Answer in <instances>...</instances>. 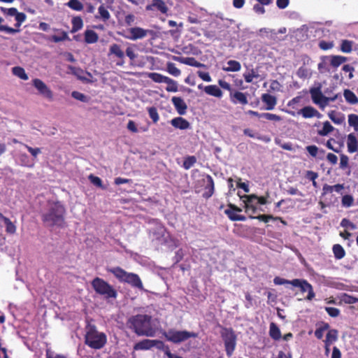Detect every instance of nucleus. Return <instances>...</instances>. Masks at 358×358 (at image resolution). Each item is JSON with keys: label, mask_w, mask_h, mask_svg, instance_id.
<instances>
[{"label": "nucleus", "mask_w": 358, "mask_h": 358, "mask_svg": "<svg viewBox=\"0 0 358 358\" xmlns=\"http://www.w3.org/2000/svg\"><path fill=\"white\" fill-rule=\"evenodd\" d=\"M229 207L231 208L226 209L224 212L228 215V217L230 220H231L233 221H236V219H235V218L237 217V216H238L237 212H241V209H240L233 205H230Z\"/></svg>", "instance_id": "obj_37"}, {"label": "nucleus", "mask_w": 358, "mask_h": 358, "mask_svg": "<svg viewBox=\"0 0 358 358\" xmlns=\"http://www.w3.org/2000/svg\"><path fill=\"white\" fill-rule=\"evenodd\" d=\"M308 152L313 157H315L318 153V148L316 145H308L306 147Z\"/></svg>", "instance_id": "obj_64"}, {"label": "nucleus", "mask_w": 358, "mask_h": 358, "mask_svg": "<svg viewBox=\"0 0 358 358\" xmlns=\"http://www.w3.org/2000/svg\"><path fill=\"white\" fill-rule=\"evenodd\" d=\"M171 125L176 129L185 130L190 128L189 122L182 117H177L171 120Z\"/></svg>", "instance_id": "obj_21"}, {"label": "nucleus", "mask_w": 358, "mask_h": 358, "mask_svg": "<svg viewBox=\"0 0 358 358\" xmlns=\"http://www.w3.org/2000/svg\"><path fill=\"white\" fill-rule=\"evenodd\" d=\"M167 84V87H166V90L167 92H176L178 90V84L176 81L168 77L166 83Z\"/></svg>", "instance_id": "obj_47"}, {"label": "nucleus", "mask_w": 358, "mask_h": 358, "mask_svg": "<svg viewBox=\"0 0 358 358\" xmlns=\"http://www.w3.org/2000/svg\"><path fill=\"white\" fill-rule=\"evenodd\" d=\"M325 310L327 311V313L331 316V317H336L337 316L339 315L340 314V310L339 309L336 308H333V307H326L325 308Z\"/></svg>", "instance_id": "obj_62"}, {"label": "nucleus", "mask_w": 358, "mask_h": 358, "mask_svg": "<svg viewBox=\"0 0 358 358\" xmlns=\"http://www.w3.org/2000/svg\"><path fill=\"white\" fill-rule=\"evenodd\" d=\"M6 16L15 17L16 20L15 27L18 29L21 24L26 20V15L24 13H20L15 8H10L6 14Z\"/></svg>", "instance_id": "obj_15"}, {"label": "nucleus", "mask_w": 358, "mask_h": 358, "mask_svg": "<svg viewBox=\"0 0 358 358\" xmlns=\"http://www.w3.org/2000/svg\"><path fill=\"white\" fill-rule=\"evenodd\" d=\"M221 336L224 343L227 355L231 357L236 345V336L231 329L224 328L221 331Z\"/></svg>", "instance_id": "obj_9"}, {"label": "nucleus", "mask_w": 358, "mask_h": 358, "mask_svg": "<svg viewBox=\"0 0 358 358\" xmlns=\"http://www.w3.org/2000/svg\"><path fill=\"white\" fill-rule=\"evenodd\" d=\"M204 92L210 96L217 97V98H221L222 96V92L215 85H210L208 86H205L204 87Z\"/></svg>", "instance_id": "obj_23"}, {"label": "nucleus", "mask_w": 358, "mask_h": 358, "mask_svg": "<svg viewBox=\"0 0 358 358\" xmlns=\"http://www.w3.org/2000/svg\"><path fill=\"white\" fill-rule=\"evenodd\" d=\"M196 162V158L194 156L188 157L183 162V167L185 169L191 168Z\"/></svg>", "instance_id": "obj_60"}, {"label": "nucleus", "mask_w": 358, "mask_h": 358, "mask_svg": "<svg viewBox=\"0 0 358 358\" xmlns=\"http://www.w3.org/2000/svg\"><path fill=\"white\" fill-rule=\"evenodd\" d=\"M260 115L262 117H264V118H265L268 120H271V121L279 122L282 120V118L280 116L275 115V114H273V113H261Z\"/></svg>", "instance_id": "obj_52"}, {"label": "nucleus", "mask_w": 358, "mask_h": 358, "mask_svg": "<svg viewBox=\"0 0 358 358\" xmlns=\"http://www.w3.org/2000/svg\"><path fill=\"white\" fill-rule=\"evenodd\" d=\"M341 225L343 227H346V228L350 229L352 230L356 229V225L345 218L342 220V221L341 222Z\"/></svg>", "instance_id": "obj_63"}, {"label": "nucleus", "mask_w": 358, "mask_h": 358, "mask_svg": "<svg viewBox=\"0 0 358 358\" xmlns=\"http://www.w3.org/2000/svg\"><path fill=\"white\" fill-rule=\"evenodd\" d=\"M145 10L148 11L159 10L162 14H166L169 8L166 5L165 2L162 0H152L151 3L148 4L145 6Z\"/></svg>", "instance_id": "obj_14"}, {"label": "nucleus", "mask_w": 358, "mask_h": 358, "mask_svg": "<svg viewBox=\"0 0 358 358\" xmlns=\"http://www.w3.org/2000/svg\"><path fill=\"white\" fill-rule=\"evenodd\" d=\"M327 60L331 66L337 68L346 61V57L339 55L330 56L327 57Z\"/></svg>", "instance_id": "obj_26"}, {"label": "nucleus", "mask_w": 358, "mask_h": 358, "mask_svg": "<svg viewBox=\"0 0 358 358\" xmlns=\"http://www.w3.org/2000/svg\"><path fill=\"white\" fill-rule=\"evenodd\" d=\"M148 78L157 83H165L168 77L158 73H150Z\"/></svg>", "instance_id": "obj_36"}, {"label": "nucleus", "mask_w": 358, "mask_h": 358, "mask_svg": "<svg viewBox=\"0 0 358 358\" xmlns=\"http://www.w3.org/2000/svg\"><path fill=\"white\" fill-rule=\"evenodd\" d=\"M348 122L350 127H353L355 131L358 132V115L350 114L348 116Z\"/></svg>", "instance_id": "obj_43"}, {"label": "nucleus", "mask_w": 358, "mask_h": 358, "mask_svg": "<svg viewBox=\"0 0 358 358\" xmlns=\"http://www.w3.org/2000/svg\"><path fill=\"white\" fill-rule=\"evenodd\" d=\"M166 71L169 74L175 77H178L181 74L180 70L176 67L175 64L171 62L167 63Z\"/></svg>", "instance_id": "obj_42"}, {"label": "nucleus", "mask_w": 358, "mask_h": 358, "mask_svg": "<svg viewBox=\"0 0 358 358\" xmlns=\"http://www.w3.org/2000/svg\"><path fill=\"white\" fill-rule=\"evenodd\" d=\"M244 203L252 204V206H257V199L258 196L255 194L240 196Z\"/></svg>", "instance_id": "obj_40"}, {"label": "nucleus", "mask_w": 358, "mask_h": 358, "mask_svg": "<svg viewBox=\"0 0 358 358\" xmlns=\"http://www.w3.org/2000/svg\"><path fill=\"white\" fill-rule=\"evenodd\" d=\"M261 99L262 102L266 105V109L268 110H273L277 104L276 97L270 94H263Z\"/></svg>", "instance_id": "obj_22"}, {"label": "nucleus", "mask_w": 358, "mask_h": 358, "mask_svg": "<svg viewBox=\"0 0 358 358\" xmlns=\"http://www.w3.org/2000/svg\"><path fill=\"white\" fill-rule=\"evenodd\" d=\"M173 59L174 61L178 62L181 64H184L190 66H194L198 68L206 66L205 64L197 62L194 57H182L173 56Z\"/></svg>", "instance_id": "obj_18"}, {"label": "nucleus", "mask_w": 358, "mask_h": 358, "mask_svg": "<svg viewBox=\"0 0 358 358\" xmlns=\"http://www.w3.org/2000/svg\"><path fill=\"white\" fill-rule=\"evenodd\" d=\"M152 317L148 315H136L128 320V326L138 336L152 337L155 331L151 324Z\"/></svg>", "instance_id": "obj_2"}, {"label": "nucleus", "mask_w": 358, "mask_h": 358, "mask_svg": "<svg viewBox=\"0 0 358 358\" xmlns=\"http://www.w3.org/2000/svg\"><path fill=\"white\" fill-rule=\"evenodd\" d=\"M227 66H224L222 69L227 72H236L241 70V64L236 60H229L227 62Z\"/></svg>", "instance_id": "obj_27"}, {"label": "nucleus", "mask_w": 358, "mask_h": 358, "mask_svg": "<svg viewBox=\"0 0 358 358\" xmlns=\"http://www.w3.org/2000/svg\"><path fill=\"white\" fill-rule=\"evenodd\" d=\"M334 130V127L330 124L329 122L326 121L323 123V127L318 131V134L322 136H327Z\"/></svg>", "instance_id": "obj_38"}, {"label": "nucleus", "mask_w": 358, "mask_h": 358, "mask_svg": "<svg viewBox=\"0 0 358 358\" xmlns=\"http://www.w3.org/2000/svg\"><path fill=\"white\" fill-rule=\"evenodd\" d=\"M108 271L113 273L120 282L127 283L140 290H144L142 281L137 274L127 272L118 266L108 268Z\"/></svg>", "instance_id": "obj_3"}, {"label": "nucleus", "mask_w": 358, "mask_h": 358, "mask_svg": "<svg viewBox=\"0 0 358 358\" xmlns=\"http://www.w3.org/2000/svg\"><path fill=\"white\" fill-rule=\"evenodd\" d=\"M99 39L98 34L93 30L87 29L85 31V41L87 43H94Z\"/></svg>", "instance_id": "obj_29"}, {"label": "nucleus", "mask_w": 358, "mask_h": 358, "mask_svg": "<svg viewBox=\"0 0 358 358\" xmlns=\"http://www.w3.org/2000/svg\"><path fill=\"white\" fill-rule=\"evenodd\" d=\"M134 48L135 45H132L126 49V55L131 61H134L137 57V54L136 53Z\"/></svg>", "instance_id": "obj_56"}, {"label": "nucleus", "mask_w": 358, "mask_h": 358, "mask_svg": "<svg viewBox=\"0 0 358 358\" xmlns=\"http://www.w3.org/2000/svg\"><path fill=\"white\" fill-rule=\"evenodd\" d=\"M98 12H99V14L100 15V17L104 21L108 20L110 17L109 12L108 11L106 8L103 5H101L99 7Z\"/></svg>", "instance_id": "obj_51"}, {"label": "nucleus", "mask_w": 358, "mask_h": 358, "mask_svg": "<svg viewBox=\"0 0 358 358\" xmlns=\"http://www.w3.org/2000/svg\"><path fill=\"white\" fill-rule=\"evenodd\" d=\"M203 184L205 186V192L203 194L205 198H210L214 192V181L213 178L207 175L205 178H203Z\"/></svg>", "instance_id": "obj_19"}, {"label": "nucleus", "mask_w": 358, "mask_h": 358, "mask_svg": "<svg viewBox=\"0 0 358 358\" xmlns=\"http://www.w3.org/2000/svg\"><path fill=\"white\" fill-rule=\"evenodd\" d=\"M150 31L148 29H144L139 27H134L128 29L123 36L131 41H136L142 39L148 36Z\"/></svg>", "instance_id": "obj_10"}, {"label": "nucleus", "mask_w": 358, "mask_h": 358, "mask_svg": "<svg viewBox=\"0 0 358 358\" xmlns=\"http://www.w3.org/2000/svg\"><path fill=\"white\" fill-rule=\"evenodd\" d=\"M333 252L337 259H341L345 255L343 248L339 244H336L333 246Z\"/></svg>", "instance_id": "obj_39"}, {"label": "nucleus", "mask_w": 358, "mask_h": 358, "mask_svg": "<svg viewBox=\"0 0 358 358\" xmlns=\"http://www.w3.org/2000/svg\"><path fill=\"white\" fill-rule=\"evenodd\" d=\"M260 77L257 71L254 69H250L243 73V78L246 83H250L254 81V79H257Z\"/></svg>", "instance_id": "obj_31"}, {"label": "nucleus", "mask_w": 358, "mask_h": 358, "mask_svg": "<svg viewBox=\"0 0 358 358\" xmlns=\"http://www.w3.org/2000/svg\"><path fill=\"white\" fill-rule=\"evenodd\" d=\"M65 208L59 201H50L47 210L43 213V222L49 227H62L64 224Z\"/></svg>", "instance_id": "obj_1"}, {"label": "nucleus", "mask_w": 358, "mask_h": 358, "mask_svg": "<svg viewBox=\"0 0 358 358\" xmlns=\"http://www.w3.org/2000/svg\"><path fill=\"white\" fill-rule=\"evenodd\" d=\"M296 75L300 78H307L311 75L310 69L306 66H301L296 71Z\"/></svg>", "instance_id": "obj_45"}, {"label": "nucleus", "mask_w": 358, "mask_h": 358, "mask_svg": "<svg viewBox=\"0 0 358 358\" xmlns=\"http://www.w3.org/2000/svg\"><path fill=\"white\" fill-rule=\"evenodd\" d=\"M328 117L333 122L336 124H341L345 120L343 115L340 113H337L335 110L329 112Z\"/></svg>", "instance_id": "obj_28"}, {"label": "nucleus", "mask_w": 358, "mask_h": 358, "mask_svg": "<svg viewBox=\"0 0 358 358\" xmlns=\"http://www.w3.org/2000/svg\"><path fill=\"white\" fill-rule=\"evenodd\" d=\"M92 286L96 293L105 299L117 297V294L113 287L100 278H95L92 282Z\"/></svg>", "instance_id": "obj_6"}, {"label": "nucleus", "mask_w": 358, "mask_h": 358, "mask_svg": "<svg viewBox=\"0 0 358 358\" xmlns=\"http://www.w3.org/2000/svg\"><path fill=\"white\" fill-rule=\"evenodd\" d=\"M72 28L71 33H76L80 30L83 27V21L80 17H74L71 20Z\"/></svg>", "instance_id": "obj_34"}, {"label": "nucleus", "mask_w": 358, "mask_h": 358, "mask_svg": "<svg viewBox=\"0 0 358 358\" xmlns=\"http://www.w3.org/2000/svg\"><path fill=\"white\" fill-rule=\"evenodd\" d=\"M230 100L234 104L240 103L242 105H246L248 103L246 94L239 91H236L234 93H231Z\"/></svg>", "instance_id": "obj_20"}, {"label": "nucleus", "mask_w": 358, "mask_h": 358, "mask_svg": "<svg viewBox=\"0 0 358 358\" xmlns=\"http://www.w3.org/2000/svg\"><path fill=\"white\" fill-rule=\"evenodd\" d=\"M3 22V19L0 17V24ZM0 31H5L8 34H15L20 31L19 29H14L6 25L0 24Z\"/></svg>", "instance_id": "obj_50"}, {"label": "nucleus", "mask_w": 358, "mask_h": 358, "mask_svg": "<svg viewBox=\"0 0 358 358\" xmlns=\"http://www.w3.org/2000/svg\"><path fill=\"white\" fill-rule=\"evenodd\" d=\"M285 112L292 116H295L296 115H300L303 118H312L317 117L320 119L322 117V115L319 113L315 108L310 106H305L303 108L300 109L297 113L294 111L286 110Z\"/></svg>", "instance_id": "obj_11"}, {"label": "nucleus", "mask_w": 358, "mask_h": 358, "mask_svg": "<svg viewBox=\"0 0 358 358\" xmlns=\"http://www.w3.org/2000/svg\"><path fill=\"white\" fill-rule=\"evenodd\" d=\"M162 345V342L158 340L144 339L136 343L134 349V350H148L155 346L159 348Z\"/></svg>", "instance_id": "obj_13"}, {"label": "nucleus", "mask_w": 358, "mask_h": 358, "mask_svg": "<svg viewBox=\"0 0 358 358\" xmlns=\"http://www.w3.org/2000/svg\"><path fill=\"white\" fill-rule=\"evenodd\" d=\"M23 146H24L27 150L30 152V154L32 155L34 158H36L37 156L41 153V150L39 148H31L26 144H22Z\"/></svg>", "instance_id": "obj_59"}, {"label": "nucleus", "mask_w": 358, "mask_h": 358, "mask_svg": "<svg viewBox=\"0 0 358 358\" xmlns=\"http://www.w3.org/2000/svg\"><path fill=\"white\" fill-rule=\"evenodd\" d=\"M352 42L348 41V40H344L341 42V50L343 52H346V53L350 52L352 51Z\"/></svg>", "instance_id": "obj_53"}, {"label": "nucleus", "mask_w": 358, "mask_h": 358, "mask_svg": "<svg viewBox=\"0 0 358 358\" xmlns=\"http://www.w3.org/2000/svg\"><path fill=\"white\" fill-rule=\"evenodd\" d=\"M269 335L275 341L279 340L281 338V332L278 327L275 323H271L269 327Z\"/></svg>", "instance_id": "obj_33"}, {"label": "nucleus", "mask_w": 358, "mask_h": 358, "mask_svg": "<svg viewBox=\"0 0 358 358\" xmlns=\"http://www.w3.org/2000/svg\"><path fill=\"white\" fill-rule=\"evenodd\" d=\"M344 189L343 185L337 184L335 185H324L322 188L323 194L331 193L333 192H341Z\"/></svg>", "instance_id": "obj_30"}, {"label": "nucleus", "mask_w": 358, "mask_h": 358, "mask_svg": "<svg viewBox=\"0 0 358 358\" xmlns=\"http://www.w3.org/2000/svg\"><path fill=\"white\" fill-rule=\"evenodd\" d=\"M347 148L350 153L358 152V135L350 133L347 136Z\"/></svg>", "instance_id": "obj_17"}, {"label": "nucleus", "mask_w": 358, "mask_h": 358, "mask_svg": "<svg viewBox=\"0 0 358 358\" xmlns=\"http://www.w3.org/2000/svg\"><path fill=\"white\" fill-rule=\"evenodd\" d=\"M6 224V231L8 234H13L16 231L15 225L8 218L4 223Z\"/></svg>", "instance_id": "obj_57"}, {"label": "nucleus", "mask_w": 358, "mask_h": 358, "mask_svg": "<svg viewBox=\"0 0 358 358\" xmlns=\"http://www.w3.org/2000/svg\"><path fill=\"white\" fill-rule=\"evenodd\" d=\"M19 161L21 166L27 167H32L34 166V163L29 162V157L25 153H20L19 155Z\"/></svg>", "instance_id": "obj_48"}, {"label": "nucleus", "mask_w": 358, "mask_h": 358, "mask_svg": "<svg viewBox=\"0 0 358 358\" xmlns=\"http://www.w3.org/2000/svg\"><path fill=\"white\" fill-rule=\"evenodd\" d=\"M149 236L156 245L166 244L169 247L176 246L175 241L161 223L157 222L154 227L149 229Z\"/></svg>", "instance_id": "obj_4"}, {"label": "nucleus", "mask_w": 358, "mask_h": 358, "mask_svg": "<svg viewBox=\"0 0 358 358\" xmlns=\"http://www.w3.org/2000/svg\"><path fill=\"white\" fill-rule=\"evenodd\" d=\"M338 338V331L336 329H331L328 331L324 343L332 344Z\"/></svg>", "instance_id": "obj_44"}, {"label": "nucleus", "mask_w": 358, "mask_h": 358, "mask_svg": "<svg viewBox=\"0 0 358 358\" xmlns=\"http://www.w3.org/2000/svg\"><path fill=\"white\" fill-rule=\"evenodd\" d=\"M171 102L179 115H183L186 114L187 106L183 99L178 96H173L171 99Z\"/></svg>", "instance_id": "obj_16"}, {"label": "nucleus", "mask_w": 358, "mask_h": 358, "mask_svg": "<svg viewBox=\"0 0 358 358\" xmlns=\"http://www.w3.org/2000/svg\"><path fill=\"white\" fill-rule=\"evenodd\" d=\"M66 5L76 11H81L83 9V4L79 0H69Z\"/></svg>", "instance_id": "obj_41"}, {"label": "nucleus", "mask_w": 358, "mask_h": 358, "mask_svg": "<svg viewBox=\"0 0 358 358\" xmlns=\"http://www.w3.org/2000/svg\"><path fill=\"white\" fill-rule=\"evenodd\" d=\"M12 73L15 76L18 77L19 78L23 80H27L29 77L27 74L26 73L24 69L22 67L20 66H15L12 69Z\"/></svg>", "instance_id": "obj_35"}, {"label": "nucleus", "mask_w": 358, "mask_h": 358, "mask_svg": "<svg viewBox=\"0 0 358 358\" xmlns=\"http://www.w3.org/2000/svg\"><path fill=\"white\" fill-rule=\"evenodd\" d=\"M251 218L257 219L260 221H263L264 222H268L269 220H280L281 223L284 225H287V222L283 220L280 217H273V215H259L257 217L250 216Z\"/></svg>", "instance_id": "obj_32"}, {"label": "nucleus", "mask_w": 358, "mask_h": 358, "mask_svg": "<svg viewBox=\"0 0 358 358\" xmlns=\"http://www.w3.org/2000/svg\"><path fill=\"white\" fill-rule=\"evenodd\" d=\"M69 39V36L66 32L62 31L60 36L54 35L52 36V41L55 43L64 41Z\"/></svg>", "instance_id": "obj_61"}, {"label": "nucleus", "mask_w": 358, "mask_h": 358, "mask_svg": "<svg viewBox=\"0 0 358 358\" xmlns=\"http://www.w3.org/2000/svg\"><path fill=\"white\" fill-rule=\"evenodd\" d=\"M71 96L75 99L79 100L84 103H86L89 101V98L87 96H85L84 94L77 92V91L72 92Z\"/></svg>", "instance_id": "obj_55"}, {"label": "nucleus", "mask_w": 358, "mask_h": 358, "mask_svg": "<svg viewBox=\"0 0 358 358\" xmlns=\"http://www.w3.org/2000/svg\"><path fill=\"white\" fill-rule=\"evenodd\" d=\"M32 83L41 95L48 99L49 100L52 99V92L43 81L38 78H35L32 80Z\"/></svg>", "instance_id": "obj_12"}, {"label": "nucleus", "mask_w": 358, "mask_h": 358, "mask_svg": "<svg viewBox=\"0 0 358 358\" xmlns=\"http://www.w3.org/2000/svg\"><path fill=\"white\" fill-rule=\"evenodd\" d=\"M329 61L327 60V58L322 60L321 62L318 64V70L320 73H324L326 72H329L330 70L329 69Z\"/></svg>", "instance_id": "obj_54"}, {"label": "nucleus", "mask_w": 358, "mask_h": 358, "mask_svg": "<svg viewBox=\"0 0 358 358\" xmlns=\"http://www.w3.org/2000/svg\"><path fill=\"white\" fill-rule=\"evenodd\" d=\"M310 94L313 103L317 105L322 110H324L329 106V102L336 101L340 96L338 94L330 97L325 96L322 94L320 87L311 88Z\"/></svg>", "instance_id": "obj_7"}, {"label": "nucleus", "mask_w": 358, "mask_h": 358, "mask_svg": "<svg viewBox=\"0 0 358 358\" xmlns=\"http://www.w3.org/2000/svg\"><path fill=\"white\" fill-rule=\"evenodd\" d=\"M110 53L115 55L116 57L121 59L124 57L123 51L117 44H113L110 45Z\"/></svg>", "instance_id": "obj_46"}, {"label": "nucleus", "mask_w": 358, "mask_h": 358, "mask_svg": "<svg viewBox=\"0 0 358 358\" xmlns=\"http://www.w3.org/2000/svg\"><path fill=\"white\" fill-rule=\"evenodd\" d=\"M291 285L294 287H299L303 292H308L312 285L305 280L294 279L291 282Z\"/></svg>", "instance_id": "obj_24"}, {"label": "nucleus", "mask_w": 358, "mask_h": 358, "mask_svg": "<svg viewBox=\"0 0 358 358\" xmlns=\"http://www.w3.org/2000/svg\"><path fill=\"white\" fill-rule=\"evenodd\" d=\"M354 198L350 194L344 195L342 197L341 203L343 207L349 208L353 205Z\"/></svg>", "instance_id": "obj_49"}, {"label": "nucleus", "mask_w": 358, "mask_h": 358, "mask_svg": "<svg viewBox=\"0 0 358 358\" xmlns=\"http://www.w3.org/2000/svg\"><path fill=\"white\" fill-rule=\"evenodd\" d=\"M343 96L345 101L350 104L355 105L358 103V97L350 90H345L343 92Z\"/></svg>", "instance_id": "obj_25"}, {"label": "nucleus", "mask_w": 358, "mask_h": 358, "mask_svg": "<svg viewBox=\"0 0 358 358\" xmlns=\"http://www.w3.org/2000/svg\"><path fill=\"white\" fill-rule=\"evenodd\" d=\"M148 113L150 117L152 120L154 122H157L159 120V115L157 113V110L156 108L155 107H150L148 109Z\"/></svg>", "instance_id": "obj_58"}, {"label": "nucleus", "mask_w": 358, "mask_h": 358, "mask_svg": "<svg viewBox=\"0 0 358 358\" xmlns=\"http://www.w3.org/2000/svg\"><path fill=\"white\" fill-rule=\"evenodd\" d=\"M163 336L169 342L180 343L190 338L197 337V334L186 330L180 331L175 329H170L168 331H164L163 333Z\"/></svg>", "instance_id": "obj_8"}, {"label": "nucleus", "mask_w": 358, "mask_h": 358, "mask_svg": "<svg viewBox=\"0 0 358 358\" xmlns=\"http://www.w3.org/2000/svg\"><path fill=\"white\" fill-rule=\"evenodd\" d=\"M107 342L106 335L99 331L94 326L89 325L85 334V344L94 350H99L104 347Z\"/></svg>", "instance_id": "obj_5"}]
</instances>
